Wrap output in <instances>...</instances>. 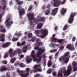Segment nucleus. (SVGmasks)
Returning <instances> with one entry per match:
<instances>
[{
    "label": "nucleus",
    "mask_w": 77,
    "mask_h": 77,
    "mask_svg": "<svg viewBox=\"0 0 77 77\" xmlns=\"http://www.w3.org/2000/svg\"><path fill=\"white\" fill-rule=\"evenodd\" d=\"M35 50H38L39 51L37 52V54H35V51H32L31 53V56L33 58V60L34 62H36L37 63H39L41 61H42V57L46 58L47 57L44 54L43 55L40 56L43 52L45 51V48L43 47L42 48H39V46H37L34 47Z\"/></svg>",
    "instance_id": "1"
},
{
    "label": "nucleus",
    "mask_w": 77,
    "mask_h": 77,
    "mask_svg": "<svg viewBox=\"0 0 77 77\" xmlns=\"http://www.w3.org/2000/svg\"><path fill=\"white\" fill-rule=\"evenodd\" d=\"M26 71L25 74H23V71H20L18 69L17 70V72L21 77H27L29 75V72L30 71V69L29 68H27L26 69Z\"/></svg>",
    "instance_id": "2"
},
{
    "label": "nucleus",
    "mask_w": 77,
    "mask_h": 77,
    "mask_svg": "<svg viewBox=\"0 0 77 77\" xmlns=\"http://www.w3.org/2000/svg\"><path fill=\"white\" fill-rule=\"evenodd\" d=\"M72 71V67L71 66H68L67 67V70H64L63 72L64 75H68Z\"/></svg>",
    "instance_id": "3"
},
{
    "label": "nucleus",
    "mask_w": 77,
    "mask_h": 77,
    "mask_svg": "<svg viewBox=\"0 0 77 77\" xmlns=\"http://www.w3.org/2000/svg\"><path fill=\"white\" fill-rule=\"evenodd\" d=\"M42 32V35L41 36L40 35H37V36L38 37H40L42 38H45V36H46L47 35V33H48V31L46 29H45L43 30H41Z\"/></svg>",
    "instance_id": "4"
},
{
    "label": "nucleus",
    "mask_w": 77,
    "mask_h": 77,
    "mask_svg": "<svg viewBox=\"0 0 77 77\" xmlns=\"http://www.w3.org/2000/svg\"><path fill=\"white\" fill-rule=\"evenodd\" d=\"M54 1H55L54 2V6H56L57 7V6H59L60 4H62L63 5L65 3V2H66V0H63V1L62 2L61 1H58L57 0H53Z\"/></svg>",
    "instance_id": "5"
},
{
    "label": "nucleus",
    "mask_w": 77,
    "mask_h": 77,
    "mask_svg": "<svg viewBox=\"0 0 77 77\" xmlns=\"http://www.w3.org/2000/svg\"><path fill=\"white\" fill-rule=\"evenodd\" d=\"M9 16H8V17H9V18L7 19L5 21V26H7L8 28H10V26L11 25V24H13V22L12 21H11V22H9V21L11 20V17H10V14H9Z\"/></svg>",
    "instance_id": "6"
},
{
    "label": "nucleus",
    "mask_w": 77,
    "mask_h": 77,
    "mask_svg": "<svg viewBox=\"0 0 77 77\" xmlns=\"http://www.w3.org/2000/svg\"><path fill=\"white\" fill-rule=\"evenodd\" d=\"M76 15V13H71L69 18L68 20V22L69 24H72L73 21H74V17Z\"/></svg>",
    "instance_id": "7"
},
{
    "label": "nucleus",
    "mask_w": 77,
    "mask_h": 77,
    "mask_svg": "<svg viewBox=\"0 0 77 77\" xmlns=\"http://www.w3.org/2000/svg\"><path fill=\"white\" fill-rule=\"evenodd\" d=\"M65 56H63L60 57L59 58V61L60 62H62L63 60L64 61V63H66L68 62L69 60V58H66Z\"/></svg>",
    "instance_id": "8"
},
{
    "label": "nucleus",
    "mask_w": 77,
    "mask_h": 77,
    "mask_svg": "<svg viewBox=\"0 0 77 77\" xmlns=\"http://www.w3.org/2000/svg\"><path fill=\"white\" fill-rule=\"evenodd\" d=\"M37 21H41L42 22H45V18L42 17H41L40 15H38L37 17Z\"/></svg>",
    "instance_id": "9"
},
{
    "label": "nucleus",
    "mask_w": 77,
    "mask_h": 77,
    "mask_svg": "<svg viewBox=\"0 0 77 77\" xmlns=\"http://www.w3.org/2000/svg\"><path fill=\"white\" fill-rule=\"evenodd\" d=\"M34 14L33 13H29L27 14V16L28 17L29 20H32L34 18Z\"/></svg>",
    "instance_id": "10"
},
{
    "label": "nucleus",
    "mask_w": 77,
    "mask_h": 77,
    "mask_svg": "<svg viewBox=\"0 0 77 77\" xmlns=\"http://www.w3.org/2000/svg\"><path fill=\"white\" fill-rule=\"evenodd\" d=\"M9 53L10 54V57H14L15 54V53L13 52V49H9Z\"/></svg>",
    "instance_id": "11"
},
{
    "label": "nucleus",
    "mask_w": 77,
    "mask_h": 77,
    "mask_svg": "<svg viewBox=\"0 0 77 77\" xmlns=\"http://www.w3.org/2000/svg\"><path fill=\"white\" fill-rule=\"evenodd\" d=\"M66 48H67L69 50H70V51H72L75 50L74 48L70 44L67 45Z\"/></svg>",
    "instance_id": "12"
},
{
    "label": "nucleus",
    "mask_w": 77,
    "mask_h": 77,
    "mask_svg": "<svg viewBox=\"0 0 77 77\" xmlns=\"http://www.w3.org/2000/svg\"><path fill=\"white\" fill-rule=\"evenodd\" d=\"M9 45H10V44L9 42H7L6 43L3 44L0 43V47H2L3 48H6V47H8Z\"/></svg>",
    "instance_id": "13"
},
{
    "label": "nucleus",
    "mask_w": 77,
    "mask_h": 77,
    "mask_svg": "<svg viewBox=\"0 0 77 77\" xmlns=\"http://www.w3.org/2000/svg\"><path fill=\"white\" fill-rule=\"evenodd\" d=\"M52 39L53 40V42H56V41H57L58 42L60 43L62 42L63 41V39H59L57 38H52Z\"/></svg>",
    "instance_id": "14"
},
{
    "label": "nucleus",
    "mask_w": 77,
    "mask_h": 77,
    "mask_svg": "<svg viewBox=\"0 0 77 77\" xmlns=\"http://www.w3.org/2000/svg\"><path fill=\"white\" fill-rule=\"evenodd\" d=\"M72 65H73V70L74 71H77V67L76 66L77 65V63L73 61L72 63Z\"/></svg>",
    "instance_id": "15"
},
{
    "label": "nucleus",
    "mask_w": 77,
    "mask_h": 77,
    "mask_svg": "<svg viewBox=\"0 0 77 77\" xmlns=\"http://www.w3.org/2000/svg\"><path fill=\"white\" fill-rule=\"evenodd\" d=\"M57 11H58V8H55L54 9L52 10V15L54 16V15L56 14V13L57 12Z\"/></svg>",
    "instance_id": "16"
},
{
    "label": "nucleus",
    "mask_w": 77,
    "mask_h": 77,
    "mask_svg": "<svg viewBox=\"0 0 77 77\" xmlns=\"http://www.w3.org/2000/svg\"><path fill=\"white\" fill-rule=\"evenodd\" d=\"M26 59L27 63H29L30 62H32V59L30 58V55L26 56Z\"/></svg>",
    "instance_id": "17"
},
{
    "label": "nucleus",
    "mask_w": 77,
    "mask_h": 77,
    "mask_svg": "<svg viewBox=\"0 0 77 77\" xmlns=\"http://www.w3.org/2000/svg\"><path fill=\"white\" fill-rule=\"evenodd\" d=\"M6 66L5 65L2 66L1 67H0V71L1 72H3V71H5L6 70Z\"/></svg>",
    "instance_id": "18"
},
{
    "label": "nucleus",
    "mask_w": 77,
    "mask_h": 77,
    "mask_svg": "<svg viewBox=\"0 0 77 77\" xmlns=\"http://www.w3.org/2000/svg\"><path fill=\"white\" fill-rule=\"evenodd\" d=\"M43 26V23H38L36 27L37 29H41L42 28V27Z\"/></svg>",
    "instance_id": "19"
},
{
    "label": "nucleus",
    "mask_w": 77,
    "mask_h": 77,
    "mask_svg": "<svg viewBox=\"0 0 77 77\" xmlns=\"http://www.w3.org/2000/svg\"><path fill=\"white\" fill-rule=\"evenodd\" d=\"M24 14H25V11H24V10L23 9V8L21 9L19 12V15L20 16L24 15Z\"/></svg>",
    "instance_id": "20"
},
{
    "label": "nucleus",
    "mask_w": 77,
    "mask_h": 77,
    "mask_svg": "<svg viewBox=\"0 0 77 77\" xmlns=\"http://www.w3.org/2000/svg\"><path fill=\"white\" fill-rule=\"evenodd\" d=\"M66 11V9L64 8H61V10L60 11V13L62 15H63V14H65Z\"/></svg>",
    "instance_id": "21"
},
{
    "label": "nucleus",
    "mask_w": 77,
    "mask_h": 77,
    "mask_svg": "<svg viewBox=\"0 0 77 77\" xmlns=\"http://www.w3.org/2000/svg\"><path fill=\"white\" fill-rule=\"evenodd\" d=\"M5 40V34H2L0 37V41H3Z\"/></svg>",
    "instance_id": "22"
},
{
    "label": "nucleus",
    "mask_w": 77,
    "mask_h": 77,
    "mask_svg": "<svg viewBox=\"0 0 77 77\" xmlns=\"http://www.w3.org/2000/svg\"><path fill=\"white\" fill-rule=\"evenodd\" d=\"M41 66V65L40 64L35 65L33 66V68H34V69H38V68H40Z\"/></svg>",
    "instance_id": "23"
},
{
    "label": "nucleus",
    "mask_w": 77,
    "mask_h": 77,
    "mask_svg": "<svg viewBox=\"0 0 77 77\" xmlns=\"http://www.w3.org/2000/svg\"><path fill=\"white\" fill-rule=\"evenodd\" d=\"M40 41L39 39H37L36 40V45H42V42H39Z\"/></svg>",
    "instance_id": "24"
},
{
    "label": "nucleus",
    "mask_w": 77,
    "mask_h": 77,
    "mask_svg": "<svg viewBox=\"0 0 77 77\" xmlns=\"http://www.w3.org/2000/svg\"><path fill=\"white\" fill-rule=\"evenodd\" d=\"M62 76V70H60L58 73V77H61Z\"/></svg>",
    "instance_id": "25"
},
{
    "label": "nucleus",
    "mask_w": 77,
    "mask_h": 77,
    "mask_svg": "<svg viewBox=\"0 0 77 77\" xmlns=\"http://www.w3.org/2000/svg\"><path fill=\"white\" fill-rule=\"evenodd\" d=\"M15 60H16V59L15 58H13L10 60V62L11 63H13L15 62Z\"/></svg>",
    "instance_id": "26"
},
{
    "label": "nucleus",
    "mask_w": 77,
    "mask_h": 77,
    "mask_svg": "<svg viewBox=\"0 0 77 77\" xmlns=\"http://www.w3.org/2000/svg\"><path fill=\"white\" fill-rule=\"evenodd\" d=\"M27 48V46H25L23 48V53H26V52Z\"/></svg>",
    "instance_id": "27"
},
{
    "label": "nucleus",
    "mask_w": 77,
    "mask_h": 77,
    "mask_svg": "<svg viewBox=\"0 0 77 77\" xmlns=\"http://www.w3.org/2000/svg\"><path fill=\"white\" fill-rule=\"evenodd\" d=\"M40 32H41L42 33V32H41V30L39 31V30H36L35 32V34L37 35H38Z\"/></svg>",
    "instance_id": "28"
},
{
    "label": "nucleus",
    "mask_w": 77,
    "mask_h": 77,
    "mask_svg": "<svg viewBox=\"0 0 77 77\" xmlns=\"http://www.w3.org/2000/svg\"><path fill=\"white\" fill-rule=\"evenodd\" d=\"M68 28V26L67 25H66L64 27L63 30H66Z\"/></svg>",
    "instance_id": "29"
},
{
    "label": "nucleus",
    "mask_w": 77,
    "mask_h": 77,
    "mask_svg": "<svg viewBox=\"0 0 77 77\" xmlns=\"http://www.w3.org/2000/svg\"><path fill=\"white\" fill-rule=\"evenodd\" d=\"M57 49H53L50 51V53H55V52H56V51H57Z\"/></svg>",
    "instance_id": "30"
},
{
    "label": "nucleus",
    "mask_w": 77,
    "mask_h": 77,
    "mask_svg": "<svg viewBox=\"0 0 77 77\" xmlns=\"http://www.w3.org/2000/svg\"><path fill=\"white\" fill-rule=\"evenodd\" d=\"M51 65V60H50L48 61V67H50V66Z\"/></svg>",
    "instance_id": "31"
},
{
    "label": "nucleus",
    "mask_w": 77,
    "mask_h": 77,
    "mask_svg": "<svg viewBox=\"0 0 77 77\" xmlns=\"http://www.w3.org/2000/svg\"><path fill=\"white\" fill-rule=\"evenodd\" d=\"M52 72V70L51 69H49L48 70L47 72V73H48V74H50V73H51Z\"/></svg>",
    "instance_id": "32"
},
{
    "label": "nucleus",
    "mask_w": 77,
    "mask_h": 77,
    "mask_svg": "<svg viewBox=\"0 0 77 77\" xmlns=\"http://www.w3.org/2000/svg\"><path fill=\"white\" fill-rule=\"evenodd\" d=\"M20 66L21 68H24V67H25V66H26V65H25V64H24L23 63H21L20 65Z\"/></svg>",
    "instance_id": "33"
},
{
    "label": "nucleus",
    "mask_w": 77,
    "mask_h": 77,
    "mask_svg": "<svg viewBox=\"0 0 77 77\" xmlns=\"http://www.w3.org/2000/svg\"><path fill=\"white\" fill-rule=\"evenodd\" d=\"M50 13V10H48L45 13V14L48 15Z\"/></svg>",
    "instance_id": "34"
},
{
    "label": "nucleus",
    "mask_w": 77,
    "mask_h": 77,
    "mask_svg": "<svg viewBox=\"0 0 77 77\" xmlns=\"http://www.w3.org/2000/svg\"><path fill=\"white\" fill-rule=\"evenodd\" d=\"M17 51L18 53V54H21V53H21V51L20 50L19 48L17 49Z\"/></svg>",
    "instance_id": "35"
},
{
    "label": "nucleus",
    "mask_w": 77,
    "mask_h": 77,
    "mask_svg": "<svg viewBox=\"0 0 77 77\" xmlns=\"http://www.w3.org/2000/svg\"><path fill=\"white\" fill-rule=\"evenodd\" d=\"M37 71H39V72H41L42 71V69H41V68L39 67L36 71H34V72H36Z\"/></svg>",
    "instance_id": "36"
},
{
    "label": "nucleus",
    "mask_w": 77,
    "mask_h": 77,
    "mask_svg": "<svg viewBox=\"0 0 77 77\" xmlns=\"http://www.w3.org/2000/svg\"><path fill=\"white\" fill-rule=\"evenodd\" d=\"M29 24L30 25V26H31V27H33L35 26V25L32 24V21L30 22L29 23Z\"/></svg>",
    "instance_id": "37"
},
{
    "label": "nucleus",
    "mask_w": 77,
    "mask_h": 77,
    "mask_svg": "<svg viewBox=\"0 0 77 77\" xmlns=\"http://www.w3.org/2000/svg\"><path fill=\"white\" fill-rule=\"evenodd\" d=\"M8 40H11L12 39V35H9L8 36Z\"/></svg>",
    "instance_id": "38"
},
{
    "label": "nucleus",
    "mask_w": 77,
    "mask_h": 77,
    "mask_svg": "<svg viewBox=\"0 0 77 77\" xmlns=\"http://www.w3.org/2000/svg\"><path fill=\"white\" fill-rule=\"evenodd\" d=\"M69 52H66L65 54V56H65V58H68L67 57H66V56H68L69 55Z\"/></svg>",
    "instance_id": "39"
},
{
    "label": "nucleus",
    "mask_w": 77,
    "mask_h": 77,
    "mask_svg": "<svg viewBox=\"0 0 77 77\" xmlns=\"http://www.w3.org/2000/svg\"><path fill=\"white\" fill-rule=\"evenodd\" d=\"M8 57V53H6L4 56V58L6 59V57Z\"/></svg>",
    "instance_id": "40"
},
{
    "label": "nucleus",
    "mask_w": 77,
    "mask_h": 77,
    "mask_svg": "<svg viewBox=\"0 0 77 77\" xmlns=\"http://www.w3.org/2000/svg\"><path fill=\"white\" fill-rule=\"evenodd\" d=\"M2 63H3V64H5V65H6L7 63V61L3 60L2 61Z\"/></svg>",
    "instance_id": "41"
},
{
    "label": "nucleus",
    "mask_w": 77,
    "mask_h": 77,
    "mask_svg": "<svg viewBox=\"0 0 77 77\" xmlns=\"http://www.w3.org/2000/svg\"><path fill=\"white\" fill-rule=\"evenodd\" d=\"M18 38H13L12 39V41H18Z\"/></svg>",
    "instance_id": "42"
},
{
    "label": "nucleus",
    "mask_w": 77,
    "mask_h": 77,
    "mask_svg": "<svg viewBox=\"0 0 77 77\" xmlns=\"http://www.w3.org/2000/svg\"><path fill=\"white\" fill-rule=\"evenodd\" d=\"M17 32H16V33L15 34L17 36H21V34L17 33Z\"/></svg>",
    "instance_id": "43"
},
{
    "label": "nucleus",
    "mask_w": 77,
    "mask_h": 77,
    "mask_svg": "<svg viewBox=\"0 0 77 77\" xmlns=\"http://www.w3.org/2000/svg\"><path fill=\"white\" fill-rule=\"evenodd\" d=\"M64 48V46H61L60 47V48L59 49V51L60 50H63Z\"/></svg>",
    "instance_id": "44"
},
{
    "label": "nucleus",
    "mask_w": 77,
    "mask_h": 77,
    "mask_svg": "<svg viewBox=\"0 0 77 77\" xmlns=\"http://www.w3.org/2000/svg\"><path fill=\"white\" fill-rule=\"evenodd\" d=\"M17 5H22V4H23V1H20L17 2Z\"/></svg>",
    "instance_id": "45"
},
{
    "label": "nucleus",
    "mask_w": 77,
    "mask_h": 77,
    "mask_svg": "<svg viewBox=\"0 0 77 77\" xmlns=\"http://www.w3.org/2000/svg\"><path fill=\"white\" fill-rule=\"evenodd\" d=\"M28 37L29 38H31V37H32V33H29L28 34Z\"/></svg>",
    "instance_id": "46"
},
{
    "label": "nucleus",
    "mask_w": 77,
    "mask_h": 77,
    "mask_svg": "<svg viewBox=\"0 0 77 77\" xmlns=\"http://www.w3.org/2000/svg\"><path fill=\"white\" fill-rule=\"evenodd\" d=\"M3 32V33H5V32H6V30H5V29H3V30L2 29L0 30V32Z\"/></svg>",
    "instance_id": "47"
},
{
    "label": "nucleus",
    "mask_w": 77,
    "mask_h": 77,
    "mask_svg": "<svg viewBox=\"0 0 77 77\" xmlns=\"http://www.w3.org/2000/svg\"><path fill=\"white\" fill-rule=\"evenodd\" d=\"M9 74L10 73L9 72H7L6 73L7 76L6 77H10V75H9Z\"/></svg>",
    "instance_id": "48"
},
{
    "label": "nucleus",
    "mask_w": 77,
    "mask_h": 77,
    "mask_svg": "<svg viewBox=\"0 0 77 77\" xmlns=\"http://www.w3.org/2000/svg\"><path fill=\"white\" fill-rule=\"evenodd\" d=\"M36 38H35V37H33L32 38V39L31 40V41H32V42H34V41H35V39H36Z\"/></svg>",
    "instance_id": "49"
},
{
    "label": "nucleus",
    "mask_w": 77,
    "mask_h": 77,
    "mask_svg": "<svg viewBox=\"0 0 77 77\" xmlns=\"http://www.w3.org/2000/svg\"><path fill=\"white\" fill-rule=\"evenodd\" d=\"M4 12H3L2 14V15H1V14H0V22H1V20L0 19V18L1 17H2V16H3V15H4Z\"/></svg>",
    "instance_id": "50"
},
{
    "label": "nucleus",
    "mask_w": 77,
    "mask_h": 77,
    "mask_svg": "<svg viewBox=\"0 0 77 77\" xmlns=\"http://www.w3.org/2000/svg\"><path fill=\"white\" fill-rule=\"evenodd\" d=\"M35 77H40V75L39 74H36L35 76Z\"/></svg>",
    "instance_id": "51"
},
{
    "label": "nucleus",
    "mask_w": 77,
    "mask_h": 77,
    "mask_svg": "<svg viewBox=\"0 0 77 77\" xmlns=\"http://www.w3.org/2000/svg\"><path fill=\"white\" fill-rule=\"evenodd\" d=\"M26 44V42L25 41H23L21 43V45H24Z\"/></svg>",
    "instance_id": "52"
},
{
    "label": "nucleus",
    "mask_w": 77,
    "mask_h": 77,
    "mask_svg": "<svg viewBox=\"0 0 77 77\" xmlns=\"http://www.w3.org/2000/svg\"><path fill=\"white\" fill-rule=\"evenodd\" d=\"M52 74L53 75H56L57 73L56 72H54L52 73Z\"/></svg>",
    "instance_id": "53"
},
{
    "label": "nucleus",
    "mask_w": 77,
    "mask_h": 77,
    "mask_svg": "<svg viewBox=\"0 0 77 77\" xmlns=\"http://www.w3.org/2000/svg\"><path fill=\"white\" fill-rule=\"evenodd\" d=\"M32 6L30 5L28 11H30L31 9H32Z\"/></svg>",
    "instance_id": "54"
},
{
    "label": "nucleus",
    "mask_w": 77,
    "mask_h": 77,
    "mask_svg": "<svg viewBox=\"0 0 77 77\" xmlns=\"http://www.w3.org/2000/svg\"><path fill=\"white\" fill-rule=\"evenodd\" d=\"M17 46H21V44L20 42H18L17 43Z\"/></svg>",
    "instance_id": "55"
},
{
    "label": "nucleus",
    "mask_w": 77,
    "mask_h": 77,
    "mask_svg": "<svg viewBox=\"0 0 77 77\" xmlns=\"http://www.w3.org/2000/svg\"><path fill=\"white\" fill-rule=\"evenodd\" d=\"M19 56L20 57V58H23L24 57V55H22L20 56L19 55Z\"/></svg>",
    "instance_id": "56"
},
{
    "label": "nucleus",
    "mask_w": 77,
    "mask_h": 77,
    "mask_svg": "<svg viewBox=\"0 0 77 77\" xmlns=\"http://www.w3.org/2000/svg\"><path fill=\"white\" fill-rule=\"evenodd\" d=\"M6 5L5 4H3V7L2 8V10H4L5 9V7H6Z\"/></svg>",
    "instance_id": "57"
},
{
    "label": "nucleus",
    "mask_w": 77,
    "mask_h": 77,
    "mask_svg": "<svg viewBox=\"0 0 77 77\" xmlns=\"http://www.w3.org/2000/svg\"><path fill=\"white\" fill-rule=\"evenodd\" d=\"M59 52H57L55 54V56H57L58 55H59Z\"/></svg>",
    "instance_id": "58"
},
{
    "label": "nucleus",
    "mask_w": 77,
    "mask_h": 77,
    "mask_svg": "<svg viewBox=\"0 0 77 77\" xmlns=\"http://www.w3.org/2000/svg\"><path fill=\"white\" fill-rule=\"evenodd\" d=\"M56 67H57L55 65H53L52 66L53 68H56Z\"/></svg>",
    "instance_id": "59"
},
{
    "label": "nucleus",
    "mask_w": 77,
    "mask_h": 77,
    "mask_svg": "<svg viewBox=\"0 0 77 77\" xmlns=\"http://www.w3.org/2000/svg\"><path fill=\"white\" fill-rule=\"evenodd\" d=\"M19 65V62H18V63H15V64H14V66H17V65Z\"/></svg>",
    "instance_id": "60"
},
{
    "label": "nucleus",
    "mask_w": 77,
    "mask_h": 77,
    "mask_svg": "<svg viewBox=\"0 0 77 77\" xmlns=\"http://www.w3.org/2000/svg\"><path fill=\"white\" fill-rule=\"evenodd\" d=\"M54 46H56V47H59V45L58 44H55L54 45Z\"/></svg>",
    "instance_id": "61"
},
{
    "label": "nucleus",
    "mask_w": 77,
    "mask_h": 77,
    "mask_svg": "<svg viewBox=\"0 0 77 77\" xmlns=\"http://www.w3.org/2000/svg\"><path fill=\"white\" fill-rule=\"evenodd\" d=\"M75 40V37H73V38H72V41H74Z\"/></svg>",
    "instance_id": "62"
},
{
    "label": "nucleus",
    "mask_w": 77,
    "mask_h": 77,
    "mask_svg": "<svg viewBox=\"0 0 77 77\" xmlns=\"http://www.w3.org/2000/svg\"><path fill=\"white\" fill-rule=\"evenodd\" d=\"M51 5H48L47 6V8H50V7Z\"/></svg>",
    "instance_id": "63"
},
{
    "label": "nucleus",
    "mask_w": 77,
    "mask_h": 77,
    "mask_svg": "<svg viewBox=\"0 0 77 77\" xmlns=\"http://www.w3.org/2000/svg\"><path fill=\"white\" fill-rule=\"evenodd\" d=\"M49 58L50 59H51V58H52V56L49 57Z\"/></svg>",
    "instance_id": "64"
}]
</instances>
